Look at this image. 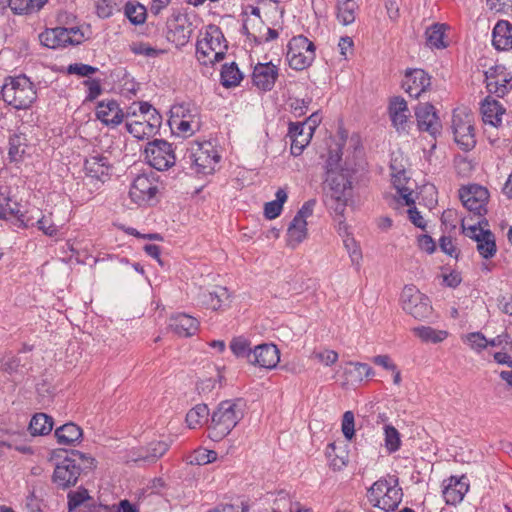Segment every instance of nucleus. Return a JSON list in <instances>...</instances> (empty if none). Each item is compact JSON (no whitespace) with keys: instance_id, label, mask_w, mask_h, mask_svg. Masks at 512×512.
<instances>
[{"instance_id":"b1692460","label":"nucleus","mask_w":512,"mask_h":512,"mask_svg":"<svg viewBox=\"0 0 512 512\" xmlns=\"http://www.w3.org/2000/svg\"><path fill=\"white\" fill-rule=\"evenodd\" d=\"M388 111L392 125L396 130L398 132L406 131L410 118V111L405 99L399 96L393 97L390 100Z\"/></svg>"},{"instance_id":"680f3d73","label":"nucleus","mask_w":512,"mask_h":512,"mask_svg":"<svg viewBox=\"0 0 512 512\" xmlns=\"http://www.w3.org/2000/svg\"><path fill=\"white\" fill-rule=\"evenodd\" d=\"M89 499L88 491L86 489H78L77 491L68 494V507L72 511L83 504Z\"/></svg>"},{"instance_id":"79ce46f5","label":"nucleus","mask_w":512,"mask_h":512,"mask_svg":"<svg viewBox=\"0 0 512 512\" xmlns=\"http://www.w3.org/2000/svg\"><path fill=\"white\" fill-rule=\"evenodd\" d=\"M209 408L206 404H198L190 409L186 415V423L189 428L195 429L207 422Z\"/></svg>"},{"instance_id":"e433bc0d","label":"nucleus","mask_w":512,"mask_h":512,"mask_svg":"<svg viewBox=\"0 0 512 512\" xmlns=\"http://www.w3.org/2000/svg\"><path fill=\"white\" fill-rule=\"evenodd\" d=\"M347 365L352 366V369H345L346 381L361 383L365 378L374 376V370L366 363L350 361Z\"/></svg>"},{"instance_id":"473e14b6","label":"nucleus","mask_w":512,"mask_h":512,"mask_svg":"<svg viewBox=\"0 0 512 512\" xmlns=\"http://www.w3.org/2000/svg\"><path fill=\"white\" fill-rule=\"evenodd\" d=\"M200 39L206 40L210 47H214V50H219L224 53L227 51L228 46L224 34L216 25H208Z\"/></svg>"},{"instance_id":"4be33fe9","label":"nucleus","mask_w":512,"mask_h":512,"mask_svg":"<svg viewBox=\"0 0 512 512\" xmlns=\"http://www.w3.org/2000/svg\"><path fill=\"white\" fill-rule=\"evenodd\" d=\"M124 113L115 100L100 101L96 107V117L106 126L116 127L124 120Z\"/></svg>"},{"instance_id":"6ab92c4d","label":"nucleus","mask_w":512,"mask_h":512,"mask_svg":"<svg viewBox=\"0 0 512 512\" xmlns=\"http://www.w3.org/2000/svg\"><path fill=\"white\" fill-rule=\"evenodd\" d=\"M415 117L419 130L435 136L440 132L441 123L435 108L429 103H419L415 108Z\"/></svg>"},{"instance_id":"ddd939ff","label":"nucleus","mask_w":512,"mask_h":512,"mask_svg":"<svg viewBox=\"0 0 512 512\" xmlns=\"http://www.w3.org/2000/svg\"><path fill=\"white\" fill-rule=\"evenodd\" d=\"M316 201L308 200L298 210L287 229V246L296 248L308 236L307 219L312 216Z\"/></svg>"},{"instance_id":"2eb2a0df","label":"nucleus","mask_w":512,"mask_h":512,"mask_svg":"<svg viewBox=\"0 0 512 512\" xmlns=\"http://www.w3.org/2000/svg\"><path fill=\"white\" fill-rule=\"evenodd\" d=\"M166 38L176 47L185 46L192 34V24L185 14L174 13L167 20Z\"/></svg>"},{"instance_id":"49530a36","label":"nucleus","mask_w":512,"mask_h":512,"mask_svg":"<svg viewBox=\"0 0 512 512\" xmlns=\"http://www.w3.org/2000/svg\"><path fill=\"white\" fill-rule=\"evenodd\" d=\"M27 148V138L22 133H15L9 138V158L12 161H18L25 154Z\"/></svg>"},{"instance_id":"cd10ccee","label":"nucleus","mask_w":512,"mask_h":512,"mask_svg":"<svg viewBox=\"0 0 512 512\" xmlns=\"http://www.w3.org/2000/svg\"><path fill=\"white\" fill-rule=\"evenodd\" d=\"M492 43L499 51L512 49V24L506 20L496 23L492 32Z\"/></svg>"},{"instance_id":"a878e982","label":"nucleus","mask_w":512,"mask_h":512,"mask_svg":"<svg viewBox=\"0 0 512 512\" xmlns=\"http://www.w3.org/2000/svg\"><path fill=\"white\" fill-rule=\"evenodd\" d=\"M84 168L88 177L103 183L109 177L111 164L108 157L97 154L86 159Z\"/></svg>"},{"instance_id":"f257e3e1","label":"nucleus","mask_w":512,"mask_h":512,"mask_svg":"<svg viewBox=\"0 0 512 512\" xmlns=\"http://www.w3.org/2000/svg\"><path fill=\"white\" fill-rule=\"evenodd\" d=\"M341 160L339 150L329 152L324 181L328 204L339 215H342L346 208L348 192L351 189L349 170L343 167Z\"/></svg>"},{"instance_id":"4d7b16f0","label":"nucleus","mask_w":512,"mask_h":512,"mask_svg":"<svg viewBox=\"0 0 512 512\" xmlns=\"http://www.w3.org/2000/svg\"><path fill=\"white\" fill-rule=\"evenodd\" d=\"M130 48H131V51L136 55H143V56L152 57V58L158 57L159 55L164 53V50L156 49V48L152 47L150 44L145 43V42L132 43Z\"/></svg>"},{"instance_id":"09e8293b","label":"nucleus","mask_w":512,"mask_h":512,"mask_svg":"<svg viewBox=\"0 0 512 512\" xmlns=\"http://www.w3.org/2000/svg\"><path fill=\"white\" fill-rule=\"evenodd\" d=\"M195 120L200 119V115L195 106L190 104H177L171 108V116L169 120Z\"/></svg>"},{"instance_id":"58836bf2","label":"nucleus","mask_w":512,"mask_h":512,"mask_svg":"<svg viewBox=\"0 0 512 512\" xmlns=\"http://www.w3.org/2000/svg\"><path fill=\"white\" fill-rule=\"evenodd\" d=\"M48 0H9V8L16 15H27L39 11Z\"/></svg>"},{"instance_id":"20e7f679","label":"nucleus","mask_w":512,"mask_h":512,"mask_svg":"<svg viewBox=\"0 0 512 512\" xmlns=\"http://www.w3.org/2000/svg\"><path fill=\"white\" fill-rule=\"evenodd\" d=\"M94 459L86 454L73 450L70 456L59 462L53 472L52 481L57 488L68 489L74 486L83 469L91 468Z\"/></svg>"},{"instance_id":"0eeeda50","label":"nucleus","mask_w":512,"mask_h":512,"mask_svg":"<svg viewBox=\"0 0 512 512\" xmlns=\"http://www.w3.org/2000/svg\"><path fill=\"white\" fill-rule=\"evenodd\" d=\"M186 162L190 163L191 169L197 174L208 175L215 171L219 162L215 147L209 141L193 142L187 149L184 156Z\"/></svg>"},{"instance_id":"7c9ffc66","label":"nucleus","mask_w":512,"mask_h":512,"mask_svg":"<svg viewBox=\"0 0 512 512\" xmlns=\"http://www.w3.org/2000/svg\"><path fill=\"white\" fill-rule=\"evenodd\" d=\"M67 32L65 27L47 29L39 34V40L45 47L56 49L67 46Z\"/></svg>"},{"instance_id":"ea45409f","label":"nucleus","mask_w":512,"mask_h":512,"mask_svg":"<svg viewBox=\"0 0 512 512\" xmlns=\"http://www.w3.org/2000/svg\"><path fill=\"white\" fill-rule=\"evenodd\" d=\"M275 197V200L267 202L264 206V215L270 220L277 218L281 214L283 205L288 198L286 188H279L275 193Z\"/></svg>"},{"instance_id":"a19ab883","label":"nucleus","mask_w":512,"mask_h":512,"mask_svg":"<svg viewBox=\"0 0 512 512\" xmlns=\"http://www.w3.org/2000/svg\"><path fill=\"white\" fill-rule=\"evenodd\" d=\"M446 25L436 23L426 30V43L431 48L443 49L447 46L445 39Z\"/></svg>"},{"instance_id":"c9c22d12","label":"nucleus","mask_w":512,"mask_h":512,"mask_svg":"<svg viewBox=\"0 0 512 512\" xmlns=\"http://www.w3.org/2000/svg\"><path fill=\"white\" fill-rule=\"evenodd\" d=\"M20 212L18 203L11 198L8 186H0V218L16 216Z\"/></svg>"},{"instance_id":"052dcab7","label":"nucleus","mask_w":512,"mask_h":512,"mask_svg":"<svg viewBox=\"0 0 512 512\" xmlns=\"http://www.w3.org/2000/svg\"><path fill=\"white\" fill-rule=\"evenodd\" d=\"M168 449H169V444L164 441L151 442L147 448V455L144 456L143 458L155 460V459L163 456L167 452Z\"/></svg>"},{"instance_id":"de8ad7c7","label":"nucleus","mask_w":512,"mask_h":512,"mask_svg":"<svg viewBox=\"0 0 512 512\" xmlns=\"http://www.w3.org/2000/svg\"><path fill=\"white\" fill-rule=\"evenodd\" d=\"M242 80V73L237 65L232 62L231 64H224L221 70V84L224 87H234L239 85Z\"/></svg>"},{"instance_id":"a18cd8bd","label":"nucleus","mask_w":512,"mask_h":512,"mask_svg":"<svg viewBox=\"0 0 512 512\" xmlns=\"http://www.w3.org/2000/svg\"><path fill=\"white\" fill-rule=\"evenodd\" d=\"M171 129L179 136L190 137L200 129L201 120H169Z\"/></svg>"},{"instance_id":"2f4dec72","label":"nucleus","mask_w":512,"mask_h":512,"mask_svg":"<svg viewBox=\"0 0 512 512\" xmlns=\"http://www.w3.org/2000/svg\"><path fill=\"white\" fill-rule=\"evenodd\" d=\"M226 53L219 50H214L210 47L206 40L198 39L196 44V57L197 60L203 65L214 64L223 60Z\"/></svg>"},{"instance_id":"dca6fc26","label":"nucleus","mask_w":512,"mask_h":512,"mask_svg":"<svg viewBox=\"0 0 512 512\" xmlns=\"http://www.w3.org/2000/svg\"><path fill=\"white\" fill-rule=\"evenodd\" d=\"M463 206L476 215L482 216L487 212L486 205L489 192L479 185L464 187L459 192Z\"/></svg>"},{"instance_id":"c756f323","label":"nucleus","mask_w":512,"mask_h":512,"mask_svg":"<svg viewBox=\"0 0 512 512\" xmlns=\"http://www.w3.org/2000/svg\"><path fill=\"white\" fill-rule=\"evenodd\" d=\"M504 113L505 109L497 100L491 99L490 97L483 100L481 104V114L485 124H489L493 127L500 126Z\"/></svg>"},{"instance_id":"72a5a7b5","label":"nucleus","mask_w":512,"mask_h":512,"mask_svg":"<svg viewBox=\"0 0 512 512\" xmlns=\"http://www.w3.org/2000/svg\"><path fill=\"white\" fill-rule=\"evenodd\" d=\"M55 437L59 444L71 445L80 440L82 430L74 423H67L56 429Z\"/></svg>"},{"instance_id":"a211bd4d","label":"nucleus","mask_w":512,"mask_h":512,"mask_svg":"<svg viewBox=\"0 0 512 512\" xmlns=\"http://www.w3.org/2000/svg\"><path fill=\"white\" fill-rule=\"evenodd\" d=\"M442 494L448 505L460 503L469 490V481L466 476H451L442 483Z\"/></svg>"},{"instance_id":"9b49d317","label":"nucleus","mask_w":512,"mask_h":512,"mask_svg":"<svg viewBox=\"0 0 512 512\" xmlns=\"http://www.w3.org/2000/svg\"><path fill=\"white\" fill-rule=\"evenodd\" d=\"M159 190L158 176L155 172L142 173L137 175L129 189L131 200L138 205L148 204Z\"/></svg>"},{"instance_id":"7ed1b4c3","label":"nucleus","mask_w":512,"mask_h":512,"mask_svg":"<svg viewBox=\"0 0 512 512\" xmlns=\"http://www.w3.org/2000/svg\"><path fill=\"white\" fill-rule=\"evenodd\" d=\"M241 400H225L212 413L209 438L220 441L225 438L243 418Z\"/></svg>"},{"instance_id":"f3484780","label":"nucleus","mask_w":512,"mask_h":512,"mask_svg":"<svg viewBox=\"0 0 512 512\" xmlns=\"http://www.w3.org/2000/svg\"><path fill=\"white\" fill-rule=\"evenodd\" d=\"M485 76L487 90L497 97L505 96L512 89V76L502 65L491 67Z\"/></svg>"},{"instance_id":"c03bdc74","label":"nucleus","mask_w":512,"mask_h":512,"mask_svg":"<svg viewBox=\"0 0 512 512\" xmlns=\"http://www.w3.org/2000/svg\"><path fill=\"white\" fill-rule=\"evenodd\" d=\"M357 4L354 0H339L337 6L338 21L347 26L355 21Z\"/></svg>"},{"instance_id":"69168bd1","label":"nucleus","mask_w":512,"mask_h":512,"mask_svg":"<svg viewBox=\"0 0 512 512\" xmlns=\"http://www.w3.org/2000/svg\"><path fill=\"white\" fill-rule=\"evenodd\" d=\"M311 103V99H299L294 98L290 101V108L296 117H301L308 111V106Z\"/></svg>"},{"instance_id":"6e6552de","label":"nucleus","mask_w":512,"mask_h":512,"mask_svg":"<svg viewBox=\"0 0 512 512\" xmlns=\"http://www.w3.org/2000/svg\"><path fill=\"white\" fill-rule=\"evenodd\" d=\"M315 51L314 43L307 37L294 36L288 43L287 61L289 66L297 71L308 68L315 60Z\"/></svg>"},{"instance_id":"9d476101","label":"nucleus","mask_w":512,"mask_h":512,"mask_svg":"<svg viewBox=\"0 0 512 512\" xmlns=\"http://www.w3.org/2000/svg\"><path fill=\"white\" fill-rule=\"evenodd\" d=\"M144 153L147 163L156 170L165 171L175 165V150L172 144L165 140L155 139L148 142Z\"/></svg>"},{"instance_id":"5701e85b","label":"nucleus","mask_w":512,"mask_h":512,"mask_svg":"<svg viewBox=\"0 0 512 512\" xmlns=\"http://www.w3.org/2000/svg\"><path fill=\"white\" fill-rule=\"evenodd\" d=\"M280 361V352L274 344L257 345L252 352L249 363L262 368L272 369Z\"/></svg>"},{"instance_id":"393cba45","label":"nucleus","mask_w":512,"mask_h":512,"mask_svg":"<svg viewBox=\"0 0 512 512\" xmlns=\"http://www.w3.org/2000/svg\"><path fill=\"white\" fill-rule=\"evenodd\" d=\"M288 135L291 138V154L299 156L310 143L313 133L312 129H306L305 123H291Z\"/></svg>"},{"instance_id":"864d4df0","label":"nucleus","mask_w":512,"mask_h":512,"mask_svg":"<svg viewBox=\"0 0 512 512\" xmlns=\"http://www.w3.org/2000/svg\"><path fill=\"white\" fill-rule=\"evenodd\" d=\"M217 452L214 450H208L204 448L196 449L189 458V462L192 465H206L216 461Z\"/></svg>"},{"instance_id":"39448f33","label":"nucleus","mask_w":512,"mask_h":512,"mask_svg":"<svg viewBox=\"0 0 512 512\" xmlns=\"http://www.w3.org/2000/svg\"><path fill=\"white\" fill-rule=\"evenodd\" d=\"M1 95L8 105L18 110L29 108L37 97L33 83L24 75L7 78Z\"/></svg>"},{"instance_id":"338daca9","label":"nucleus","mask_w":512,"mask_h":512,"mask_svg":"<svg viewBox=\"0 0 512 512\" xmlns=\"http://www.w3.org/2000/svg\"><path fill=\"white\" fill-rule=\"evenodd\" d=\"M38 228L48 236H56L58 233V227L52 222L48 216H43L37 221Z\"/></svg>"},{"instance_id":"603ef678","label":"nucleus","mask_w":512,"mask_h":512,"mask_svg":"<svg viewBox=\"0 0 512 512\" xmlns=\"http://www.w3.org/2000/svg\"><path fill=\"white\" fill-rule=\"evenodd\" d=\"M326 455L330 460V466L333 468V470H342L348 463L347 454L345 451H341L340 454L337 453V446L335 443L328 445Z\"/></svg>"},{"instance_id":"bf43d9fd","label":"nucleus","mask_w":512,"mask_h":512,"mask_svg":"<svg viewBox=\"0 0 512 512\" xmlns=\"http://www.w3.org/2000/svg\"><path fill=\"white\" fill-rule=\"evenodd\" d=\"M341 429L347 440H352L355 435V418L352 411H346L342 417Z\"/></svg>"},{"instance_id":"5fc2aeb1","label":"nucleus","mask_w":512,"mask_h":512,"mask_svg":"<svg viewBox=\"0 0 512 512\" xmlns=\"http://www.w3.org/2000/svg\"><path fill=\"white\" fill-rule=\"evenodd\" d=\"M125 15L133 24H142L146 19V8L137 3H127L125 5Z\"/></svg>"},{"instance_id":"6e6d98bb","label":"nucleus","mask_w":512,"mask_h":512,"mask_svg":"<svg viewBox=\"0 0 512 512\" xmlns=\"http://www.w3.org/2000/svg\"><path fill=\"white\" fill-rule=\"evenodd\" d=\"M463 341L476 352H480L488 346V340L481 332L469 333L463 337Z\"/></svg>"},{"instance_id":"f03ea898","label":"nucleus","mask_w":512,"mask_h":512,"mask_svg":"<svg viewBox=\"0 0 512 512\" xmlns=\"http://www.w3.org/2000/svg\"><path fill=\"white\" fill-rule=\"evenodd\" d=\"M126 129L136 139L144 140L156 135L162 116L147 102L133 103L126 111Z\"/></svg>"},{"instance_id":"3c124183","label":"nucleus","mask_w":512,"mask_h":512,"mask_svg":"<svg viewBox=\"0 0 512 512\" xmlns=\"http://www.w3.org/2000/svg\"><path fill=\"white\" fill-rule=\"evenodd\" d=\"M232 353L238 358H246L250 361L253 350L250 347V341L243 336L234 337L230 342Z\"/></svg>"},{"instance_id":"0e129e2a","label":"nucleus","mask_w":512,"mask_h":512,"mask_svg":"<svg viewBox=\"0 0 512 512\" xmlns=\"http://www.w3.org/2000/svg\"><path fill=\"white\" fill-rule=\"evenodd\" d=\"M98 71V68L88 64L75 63L68 66V73L82 77L90 76Z\"/></svg>"},{"instance_id":"f704fd0d","label":"nucleus","mask_w":512,"mask_h":512,"mask_svg":"<svg viewBox=\"0 0 512 512\" xmlns=\"http://www.w3.org/2000/svg\"><path fill=\"white\" fill-rule=\"evenodd\" d=\"M392 183L396 189L397 196L404 200L407 206L414 205L415 199L413 198V190L407 185L409 179L405 176V173L399 172L393 175Z\"/></svg>"},{"instance_id":"8fccbe9b","label":"nucleus","mask_w":512,"mask_h":512,"mask_svg":"<svg viewBox=\"0 0 512 512\" xmlns=\"http://www.w3.org/2000/svg\"><path fill=\"white\" fill-rule=\"evenodd\" d=\"M384 430V447L389 454L397 452L402 444L399 431L392 425L387 424Z\"/></svg>"},{"instance_id":"37998d69","label":"nucleus","mask_w":512,"mask_h":512,"mask_svg":"<svg viewBox=\"0 0 512 512\" xmlns=\"http://www.w3.org/2000/svg\"><path fill=\"white\" fill-rule=\"evenodd\" d=\"M414 334L423 342L440 343L448 337L445 330H437L429 326H418L413 329Z\"/></svg>"},{"instance_id":"774afa93","label":"nucleus","mask_w":512,"mask_h":512,"mask_svg":"<svg viewBox=\"0 0 512 512\" xmlns=\"http://www.w3.org/2000/svg\"><path fill=\"white\" fill-rule=\"evenodd\" d=\"M67 32V45H77L83 42L84 34L77 27L66 28Z\"/></svg>"},{"instance_id":"412c9836","label":"nucleus","mask_w":512,"mask_h":512,"mask_svg":"<svg viewBox=\"0 0 512 512\" xmlns=\"http://www.w3.org/2000/svg\"><path fill=\"white\" fill-rule=\"evenodd\" d=\"M279 69L272 62L258 63L252 73L253 84L262 91H270L278 78Z\"/></svg>"},{"instance_id":"c85d7f7f","label":"nucleus","mask_w":512,"mask_h":512,"mask_svg":"<svg viewBox=\"0 0 512 512\" xmlns=\"http://www.w3.org/2000/svg\"><path fill=\"white\" fill-rule=\"evenodd\" d=\"M229 298L230 295L227 288L217 286L212 291L203 292L200 295V302L209 309L219 310L229 304Z\"/></svg>"},{"instance_id":"4c0bfd02","label":"nucleus","mask_w":512,"mask_h":512,"mask_svg":"<svg viewBox=\"0 0 512 512\" xmlns=\"http://www.w3.org/2000/svg\"><path fill=\"white\" fill-rule=\"evenodd\" d=\"M53 429V419L45 413H36L30 420L29 431L32 436L49 434Z\"/></svg>"},{"instance_id":"4468645a","label":"nucleus","mask_w":512,"mask_h":512,"mask_svg":"<svg viewBox=\"0 0 512 512\" xmlns=\"http://www.w3.org/2000/svg\"><path fill=\"white\" fill-rule=\"evenodd\" d=\"M484 226H488V222L485 219L480 220L477 225L468 227H465L464 224L462 225L463 233L476 242V249L479 254L483 258L489 259L496 254L497 247L494 234Z\"/></svg>"},{"instance_id":"1a4fd4ad","label":"nucleus","mask_w":512,"mask_h":512,"mask_svg":"<svg viewBox=\"0 0 512 512\" xmlns=\"http://www.w3.org/2000/svg\"><path fill=\"white\" fill-rule=\"evenodd\" d=\"M401 303L403 310L418 320L428 319L433 313L429 298L413 285L403 288Z\"/></svg>"},{"instance_id":"bb28decb","label":"nucleus","mask_w":512,"mask_h":512,"mask_svg":"<svg viewBox=\"0 0 512 512\" xmlns=\"http://www.w3.org/2000/svg\"><path fill=\"white\" fill-rule=\"evenodd\" d=\"M169 327L179 336L189 337L197 332L199 322L188 314L179 313L170 317Z\"/></svg>"},{"instance_id":"423d86ee","label":"nucleus","mask_w":512,"mask_h":512,"mask_svg":"<svg viewBox=\"0 0 512 512\" xmlns=\"http://www.w3.org/2000/svg\"><path fill=\"white\" fill-rule=\"evenodd\" d=\"M402 496L398 478L390 475L374 482L368 490L369 501L386 512L394 511L401 503Z\"/></svg>"},{"instance_id":"13d9d810","label":"nucleus","mask_w":512,"mask_h":512,"mask_svg":"<svg viewBox=\"0 0 512 512\" xmlns=\"http://www.w3.org/2000/svg\"><path fill=\"white\" fill-rule=\"evenodd\" d=\"M288 492L281 490L276 493L272 504V512H288L291 503Z\"/></svg>"},{"instance_id":"e2e57ef3","label":"nucleus","mask_w":512,"mask_h":512,"mask_svg":"<svg viewBox=\"0 0 512 512\" xmlns=\"http://www.w3.org/2000/svg\"><path fill=\"white\" fill-rule=\"evenodd\" d=\"M312 356L325 366H331L335 364L339 357L336 351L329 349L314 351Z\"/></svg>"},{"instance_id":"aec40b11","label":"nucleus","mask_w":512,"mask_h":512,"mask_svg":"<svg viewBox=\"0 0 512 512\" xmlns=\"http://www.w3.org/2000/svg\"><path fill=\"white\" fill-rule=\"evenodd\" d=\"M431 86V78L423 69L408 70L403 81V88L414 98H419Z\"/></svg>"},{"instance_id":"f8f14e48","label":"nucleus","mask_w":512,"mask_h":512,"mask_svg":"<svg viewBox=\"0 0 512 512\" xmlns=\"http://www.w3.org/2000/svg\"><path fill=\"white\" fill-rule=\"evenodd\" d=\"M452 131L455 142L463 150H470L476 144L472 114L464 110H456L452 116Z\"/></svg>"}]
</instances>
